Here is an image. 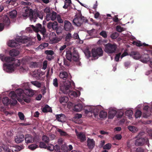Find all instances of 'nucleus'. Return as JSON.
<instances>
[{
  "label": "nucleus",
  "instance_id": "14",
  "mask_svg": "<svg viewBox=\"0 0 152 152\" xmlns=\"http://www.w3.org/2000/svg\"><path fill=\"white\" fill-rule=\"evenodd\" d=\"M26 143L28 144L30 143H32L34 141V139L32 136L29 134H27L25 135L24 137Z\"/></svg>",
  "mask_w": 152,
  "mask_h": 152
},
{
  "label": "nucleus",
  "instance_id": "17",
  "mask_svg": "<svg viewBox=\"0 0 152 152\" xmlns=\"http://www.w3.org/2000/svg\"><path fill=\"white\" fill-rule=\"evenodd\" d=\"M8 45L9 46L11 47H15L18 48L19 47V43L16 41L12 40L9 41L8 43Z\"/></svg>",
  "mask_w": 152,
  "mask_h": 152
},
{
  "label": "nucleus",
  "instance_id": "11",
  "mask_svg": "<svg viewBox=\"0 0 152 152\" xmlns=\"http://www.w3.org/2000/svg\"><path fill=\"white\" fill-rule=\"evenodd\" d=\"M57 15L56 12L53 11L51 13L49 14L46 15V19L47 21H49L50 20H55L56 18Z\"/></svg>",
  "mask_w": 152,
  "mask_h": 152
},
{
  "label": "nucleus",
  "instance_id": "39",
  "mask_svg": "<svg viewBox=\"0 0 152 152\" xmlns=\"http://www.w3.org/2000/svg\"><path fill=\"white\" fill-rule=\"evenodd\" d=\"M22 98L24 101L26 103L29 102L31 100L30 97L27 96H26L25 94L22 97Z\"/></svg>",
  "mask_w": 152,
  "mask_h": 152
},
{
  "label": "nucleus",
  "instance_id": "3",
  "mask_svg": "<svg viewBox=\"0 0 152 152\" xmlns=\"http://www.w3.org/2000/svg\"><path fill=\"white\" fill-rule=\"evenodd\" d=\"M75 18L73 19V23L77 26H80L84 22H87L88 20L86 18L82 16L81 13L75 15Z\"/></svg>",
  "mask_w": 152,
  "mask_h": 152
},
{
  "label": "nucleus",
  "instance_id": "36",
  "mask_svg": "<svg viewBox=\"0 0 152 152\" xmlns=\"http://www.w3.org/2000/svg\"><path fill=\"white\" fill-rule=\"evenodd\" d=\"M99 116L101 118H104L107 117V113L106 112L103 111H102L100 112Z\"/></svg>",
  "mask_w": 152,
  "mask_h": 152
},
{
  "label": "nucleus",
  "instance_id": "47",
  "mask_svg": "<svg viewBox=\"0 0 152 152\" xmlns=\"http://www.w3.org/2000/svg\"><path fill=\"white\" fill-rule=\"evenodd\" d=\"M111 144L110 143H108L106 144L105 145H104V146L103 147V149L104 150H109L111 148Z\"/></svg>",
  "mask_w": 152,
  "mask_h": 152
},
{
  "label": "nucleus",
  "instance_id": "28",
  "mask_svg": "<svg viewBox=\"0 0 152 152\" xmlns=\"http://www.w3.org/2000/svg\"><path fill=\"white\" fill-rule=\"evenodd\" d=\"M68 74L66 72H60L59 74V77L61 78L64 80H66L68 76Z\"/></svg>",
  "mask_w": 152,
  "mask_h": 152
},
{
  "label": "nucleus",
  "instance_id": "64",
  "mask_svg": "<svg viewBox=\"0 0 152 152\" xmlns=\"http://www.w3.org/2000/svg\"><path fill=\"white\" fill-rule=\"evenodd\" d=\"M116 30L118 32H121L123 31V28L119 26H118L116 28Z\"/></svg>",
  "mask_w": 152,
  "mask_h": 152
},
{
  "label": "nucleus",
  "instance_id": "57",
  "mask_svg": "<svg viewBox=\"0 0 152 152\" xmlns=\"http://www.w3.org/2000/svg\"><path fill=\"white\" fill-rule=\"evenodd\" d=\"M118 36V33L117 32L113 33L111 35V37L113 39H116Z\"/></svg>",
  "mask_w": 152,
  "mask_h": 152
},
{
  "label": "nucleus",
  "instance_id": "32",
  "mask_svg": "<svg viewBox=\"0 0 152 152\" xmlns=\"http://www.w3.org/2000/svg\"><path fill=\"white\" fill-rule=\"evenodd\" d=\"M17 14V12L15 10H13L9 13V15L10 18H16Z\"/></svg>",
  "mask_w": 152,
  "mask_h": 152
},
{
  "label": "nucleus",
  "instance_id": "6",
  "mask_svg": "<svg viewBox=\"0 0 152 152\" xmlns=\"http://www.w3.org/2000/svg\"><path fill=\"white\" fill-rule=\"evenodd\" d=\"M134 144L136 146H142L146 145L148 146L149 145L148 139L146 137L145 138H136Z\"/></svg>",
  "mask_w": 152,
  "mask_h": 152
},
{
  "label": "nucleus",
  "instance_id": "5",
  "mask_svg": "<svg viewBox=\"0 0 152 152\" xmlns=\"http://www.w3.org/2000/svg\"><path fill=\"white\" fill-rule=\"evenodd\" d=\"M104 51L108 54H112L114 53L117 48L116 44H112L108 43L104 45Z\"/></svg>",
  "mask_w": 152,
  "mask_h": 152
},
{
  "label": "nucleus",
  "instance_id": "29",
  "mask_svg": "<svg viewBox=\"0 0 152 152\" xmlns=\"http://www.w3.org/2000/svg\"><path fill=\"white\" fill-rule=\"evenodd\" d=\"M68 98L66 96H61L60 97L59 101L61 104L64 103L65 104L68 101Z\"/></svg>",
  "mask_w": 152,
  "mask_h": 152
},
{
  "label": "nucleus",
  "instance_id": "21",
  "mask_svg": "<svg viewBox=\"0 0 152 152\" xmlns=\"http://www.w3.org/2000/svg\"><path fill=\"white\" fill-rule=\"evenodd\" d=\"M24 93L26 96L32 97L34 94V91L31 89H27L24 91Z\"/></svg>",
  "mask_w": 152,
  "mask_h": 152
},
{
  "label": "nucleus",
  "instance_id": "51",
  "mask_svg": "<svg viewBox=\"0 0 152 152\" xmlns=\"http://www.w3.org/2000/svg\"><path fill=\"white\" fill-rule=\"evenodd\" d=\"M39 147L40 148H43L46 149L47 146L43 142H39Z\"/></svg>",
  "mask_w": 152,
  "mask_h": 152
},
{
  "label": "nucleus",
  "instance_id": "8",
  "mask_svg": "<svg viewBox=\"0 0 152 152\" xmlns=\"http://www.w3.org/2000/svg\"><path fill=\"white\" fill-rule=\"evenodd\" d=\"M31 26L35 32H38L40 31L43 35L46 32L45 27H42V25L39 23L36 24L35 26L33 25H31Z\"/></svg>",
  "mask_w": 152,
  "mask_h": 152
},
{
  "label": "nucleus",
  "instance_id": "7",
  "mask_svg": "<svg viewBox=\"0 0 152 152\" xmlns=\"http://www.w3.org/2000/svg\"><path fill=\"white\" fill-rule=\"evenodd\" d=\"M103 51L100 47L96 48H94L92 50V54L93 57L95 59H97L99 56H102L103 55Z\"/></svg>",
  "mask_w": 152,
  "mask_h": 152
},
{
  "label": "nucleus",
  "instance_id": "30",
  "mask_svg": "<svg viewBox=\"0 0 152 152\" xmlns=\"http://www.w3.org/2000/svg\"><path fill=\"white\" fill-rule=\"evenodd\" d=\"M24 92V91L21 88L18 89L16 91V93L17 96H22L23 97L25 95Z\"/></svg>",
  "mask_w": 152,
  "mask_h": 152
},
{
  "label": "nucleus",
  "instance_id": "49",
  "mask_svg": "<svg viewBox=\"0 0 152 152\" xmlns=\"http://www.w3.org/2000/svg\"><path fill=\"white\" fill-rule=\"evenodd\" d=\"M86 56L88 58H90L91 56V53L90 51L87 49L85 50L84 52Z\"/></svg>",
  "mask_w": 152,
  "mask_h": 152
},
{
  "label": "nucleus",
  "instance_id": "38",
  "mask_svg": "<svg viewBox=\"0 0 152 152\" xmlns=\"http://www.w3.org/2000/svg\"><path fill=\"white\" fill-rule=\"evenodd\" d=\"M9 96L12 99H13L17 98V95L15 92L14 91H12L10 93Z\"/></svg>",
  "mask_w": 152,
  "mask_h": 152
},
{
  "label": "nucleus",
  "instance_id": "59",
  "mask_svg": "<svg viewBox=\"0 0 152 152\" xmlns=\"http://www.w3.org/2000/svg\"><path fill=\"white\" fill-rule=\"evenodd\" d=\"M124 114V113L122 110H119L117 113V117L118 118H120L122 117Z\"/></svg>",
  "mask_w": 152,
  "mask_h": 152
},
{
  "label": "nucleus",
  "instance_id": "23",
  "mask_svg": "<svg viewBox=\"0 0 152 152\" xmlns=\"http://www.w3.org/2000/svg\"><path fill=\"white\" fill-rule=\"evenodd\" d=\"M117 113V111L114 110H110L109 112L108 115V118L109 119H113L116 114Z\"/></svg>",
  "mask_w": 152,
  "mask_h": 152
},
{
  "label": "nucleus",
  "instance_id": "22",
  "mask_svg": "<svg viewBox=\"0 0 152 152\" xmlns=\"http://www.w3.org/2000/svg\"><path fill=\"white\" fill-rule=\"evenodd\" d=\"M38 17L41 19H42L43 18V16L42 15H41L40 14L37 12H34L33 15L32 22H35Z\"/></svg>",
  "mask_w": 152,
  "mask_h": 152
},
{
  "label": "nucleus",
  "instance_id": "35",
  "mask_svg": "<svg viewBox=\"0 0 152 152\" xmlns=\"http://www.w3.org/2000/svg\"><path fill=\"white\" fill-rule=\"evenodd\" d=\"M4 59H5L4 61L7 63H10L15 61V58L10 56L6 57Z\"/></svg>",
  "mask_w": 152,
  "mask_h": 152
},
{
  "label": "nucleus",
  "instance_id": "40",
  "mask_svg": "<svg viewBox=\"0 0 152 152\" xmlns=\"http://www.w3.org/2000/svg\"><path fill=\"white\" fill-rule=\"evenodd\" d=\"M51 148L52 149H53V150L54 149L55 151L58 152L60 151V146L58 145H56L54 146L53 145H52Z\"/></svg>",
  "mask_w": 152,
  "mask_h": 152
},
{
  "label": "nucleus",
  "instance_id": "61",
  "mask_svg": "<svg viewBox=\"0 0 152 152\" xmlns=\"http://www.w3.org/2000/svg\"><path fill=\"white\" fill-rule=\"evenodd\" d=\"M145 133L144 132H140L136 137L135 138H143L142 137L144 135Z\"/></svg>",
  "mask_w": 152,
  "mask_h": 152
},
{
  "label": "nucleus",
  "instance_id": "2",
  "mask_svg": "<svg viewBox=\"0 0 152 152\" xmlns=\"http://www.w3.org/2000/svg\"><path fill=\"white\" fill-rule=\"evenodd\" d=\"M71 87V83L70 81L68 80L63 82L62 85L60 87V89L64 94H69L71 98L77 97L78 94L76 92L69 90V88Z\"/></svg>",
  "mask_w": 152,
  "mask_h": 152
},
{
  "label": "nucleus",
  "instance_id": "54",
  "mask_svg": "<svg viewBox=\"0 0 152 152\" xmlns=\"http://www.w3.org/2000/svg\"><path fill=\"white\" fill-rule=\"evenodd\" d=\"M85 112L86 114H88L89 113H91L93 112V110L92 108L89 107L88 109L85 110Z\"/></svg>",
  "mask_w": 152,
  "mask_h": 152
},
{
  "label": "nucleus",
  "instance_id": "9",
  "mask_svg": "<svg viewBox=\"0 0 152 152\" xmlns=\"http://www.w3.org/2000/svg\"><path fill=\"white\" fill-rule=\"evenodd\" d=\"M14 63L11 64H3V69L7 72L10 73L14 71Z\"/></svg>",
  "mask_w": 152,
  "mask_h": 152
},
{
  "label": "nucleus",
  "instance_id": "48",
  "mask_svg": "<svg viewBox=\"0 0 152 152\" xmlns=\"http://www.w3.org/2000/svg\"><path fill=\"white\" fill-rule=\"evenodd\" d=\"M58 22L60 23H63V21L59 15H57L56 18Z\"/></svg>",
  "mask_w": 152,
  "mask_h": 152
},
{
  "label": "nucleus",
  "instance_id": "10",
  "mask_svg": "<svg viewBox=\"0 0 152 152\" xmlns=\"http://www.w3.org/2000/svg\"><path fill=\"white\" fill-rule=\"evenodd\" d=\"M58 24L56 21H54L53 22H49L47 24V27L49 29H52L53 30H57L58 29Z\"/></svg>",
  "mask_w": 152,
  "mask_h": 152
},
{
  "label": "nucleus",
  "instance_id": "42",
  "mask_svg": "<svg viewBox=\"0 0 152 152\" xmlns=\"http://www.w3.org/2000/svg\"><path fill=\"white\" fill-rule=\"evenodd\" d=\"M142 114V112L141 111L137 110L135 113V118H137L140 117Z\"/></svg>",
  "mask_w": 152,
  "mask_h": 152
},
{
  "label": "nucleus",
  "instance_id": "33",
  "mask_svg": "<svg viewBox=\"0 0 152 152\" xmlns=\"http://www.w3.org/2000/svg\"><path fill=\"white\" fill-rule=\"evenodd\" d=\"M2 102L4 105L7 106L10 104V100L7 97L3 98Z\"/></svg>",
  "mask_w": 152,
  "mask_h": 152
},
{
  "label": "nucleus",
  "instance_id": "62",
  "mask_svg": "<svg viewBox=\"0 0 152 152\" xmlns=\"http://www.w3.org/2000/svg\"><path fill=\"white\" fill-rule=\"evenodd\" d=\"M44 12L46 13L47 15L49 14L50 12V10L49 7H46L44 10Z\"/></svg>",
  "mask_w": 152,
  "mask_h": 152
},
{
  "label": "nucleus",
  "instance_id": "43",
  "mask_svg": "<svg viewBox=\"0 0 152 152\" xmlns=\"http://www.w3.org/2000/svg\"><path fill=\"white\" fill-rule=\"evenodd\" d=\"M128 129L129 130L133 132H135L137 130V128L133 126H128Z\"/></svg>",
  "mask_w": 152,
  "mask_h": 152
},
{
  "label": "nucleus",
  "instance_id": "63",
  "mask_svg": "<svg viewBox=\"0 0 152 152\" xmlns=\"http://www.w3.org/2000/svg\"><path fill=\"white\" fill-rule=\"evenodd\" d=\"M121 55V53H119L116 55L115 58V60L116 61H119Z\"/></svg>",
  "mask_w": 152,
  "mask_h": 152
},
{
  "label": "nucleus",
  "instance_id": "53",
  "mask_svg": "<svg viewBox=\"0 0 152 152\" xmlns=\"http://www.w3.org/2000/svg\"><path fill=\"white\" fill-rule=\"evenodd\" d=\"M99 35L102 36L104 38H106L107 37V35L106 32L105 31H102L99 33Z\"/></svg>",
  "mask_w": 152,
  "mask_h": 152
},
{
  "label": "nucleus",
  "instance_id": "12",
  "mask_svg": "<svg viewBox=\"0 0 152 152\" xmlns=\"http://www.w3.org/2000/svg\"><path fill=\"white\" fill-rule=\"evenodd\" d=\"M64 29L67 31H70L73 29L72 24L68 21L65 20L64 23Z\"/></svg>",
  "mask_w": 152,
  "mask_h": 152
},
{
  "label": "nucleus",
  "instance_id": "25",
  "mask_svg": "<svg viewBox=\"0 0 152 152\" xmlns=\"http://www.w3.org/2000/svg\"><path fill=\"white\" fill-rule=\"evenodd\" d=\"M83 108V105L81 104H78L74 106V110L76 112H79L81 111Z\"/></svg>",
  "mask_w": 152,
  "mask_h": 152
},
{
  "label": "nucleus",
  "instance_id": "58",
  "mask_svg": "<svg viewBox=\"0 0 152 152\" xmlns=\"http://www.w3.org/2000/svg\"><path fill=\"white\" fill-rule=\"evenodd\" d=\"M37 63L36 62H31L30 64V66L31 68H36L37 67Z\"/></svg>",
  "mask_w": 152,
  "mask_h": 152
},
{
  "label": "nucleus",
  "instance_id": "44",
  "mask_svg": "<svg viewBox=\"0 0 152 152\" xmlns=\"http://www.w3.org/2000/svg\"><path fill=\"white\" fill-rule=\"evenodd\" d=\"M42 140L46 143H48L49 142V139L48 137L46 135H44L42 137Z\"/></svg>",
  "mask_w": 152,
  "mask_h": 152
},
{
  "label": "nucleus",
  "instance_id": "60",
  "mask_svg": "<svg viewBox=\"0 0 152 152\" xmlns=\"http://www.w3.org/2000/svg\"><path fill=\"white\" fill-rule=\"evenodd\" d=\"M45 53L48 55H52L54 54V52L52 50H46L45 51Z\"/></svg>",
  "mask_w": 152,
  "mask_h": 152
},
{
  "label": "nucleus",
  "instance_id": "13",
  "mask_svg": "<svg viewBox=\"0 0 152 152\" xmlns=\"http://www.w3.org/2000/svg\"><path fill=\"white\" fill-rule=\"evenodd\" d=\"M75 132L77 138L80 140L81 142H83L86 140V138L85 134L83 132H79L76 131Z\"/></svg>",
  "mask_w": 152,
  "mask_h": 152
},
{
  "label": "nucleus",
  "instance_id": "18",
  "mask_svg": "<svg viewBox=\"0 0 152 152\" xmlns=\"http://www.w3.org/2000/svg\"><path fill=\"white\" fill-rule=\"evenodd\" d=\"M56 119L59 122H63L66 120L65 116L63 114L57 115H56Z\"/></svg>",
  "mask_w": 152,
  "mask_h": 152
},
{
  "label": "nucleus",
  "instance_id": "1",
  "mask_svg": "<svg viewBox=\"0 0 152 152\" xmlns=\"http://www.w3.org/2000/svg\"><path fill=\"white\" fill-rule=\"evenodd\" d=\"M66 59H64V64L65 65L69 66L70 65H72V61L76 62V64L80 65V61L79 56L77 51L74 50L72 53L70 50H68L66 52Z\"/></svg>",
  "mask_w": 152,
  "mask_h": 152
},
{
  "label": "nucleus",
  "instance_id": "56",
  "mask_svg": "<svg viewBox=\"0 0 152 152\" xmlns=\"http://www.w3.org/2000/svg\"><path fill=\"white\" fill-rule=\"evenodd\" d=\"M37 145L36 144H32L31 145H29L28 147L29 148V149H31V150H33L37 148Z\"/></svg>",
  "mask_w": 152,
  "mask_h": 152
},
{
  "label": "nucleus",
  "instance_id": "41",
  "mask_svg": "<svg viewBox=\"0 0 152 152\" xmlns=\"http://www.w3.org/2000/svg\"><path fill=\"white\" fill-rule=\"evenodd\" d=\"M31 83L34 86L38 87L40 88L41 87V84L40 83L37 81H32Z\"/></svg>",
  "mask_w": 152,
  "mask_h": 152
},
{
  "label": "nucleus",
  "instance_id": "31",
  "mask_svg": "<svg viewBox=\"0 0 152 152\" xmlns=\"http://www.w3.org/2000/svg\"><path fill=\"white\" fill-rule=\"evenodd\" d=\"M57 132L59 133L61 136L66 137L69 136V135L67 133L63 131L62 130L58 128L57 129Z\"/></svg>",
  "mask_w": 152,
  "mask_h": 152
},
{
  "label": "nucleus",
  "instance_id": "19",
  "mask_svg": "<svg viewBox=\"0 0 152 152\" xmlns=\"http://www.w3.org/2000/svg\"><path fill=\"white\" fill-rule=\"evenodd\" d=\"M87 145L90 149H92L95 146V142L93 139L88 138L87 141Z\"/></svg>",
  "mask_w": 152,
  "mask_h": 152
},
{
  "label": "nucleus",
  "instance_id": "24",
  "mask_svg": "<svg viewBox=\"0 0 152 152\" xmlns=\"http://www.w3.org/2000/svg\"><path fill=\"white\" fill-rule=\"evenodd\" d=\"M41 109H42V111L43 113H51L52 112L51 108L48 104L45 105V107Z\"/></svg>",
  "mask_w": 152,
  "mask_h": 152
},
{
  "label": "nucleus",
  "instance_id": "26",
  "mask_svg": "<svg viewBox=\"0 0 152 152\" xmlns=\"http://www.w3.org/2000/svg\"><path fill=\"white\" fill-rule=\"evenodd\" d=\"M132 44L134 45H136L137 46L140 47L143 46L144 47H147L148 46V45L145 43L142 44L140 41H134L133 42Z\"/></svg>",
  "mask_w": 152,
  "mask_h": 152
},
{
  "label": "nucleus",
  "instance_id": "55",
  "mask_svg": "<svg viewBox=\"0 0 152 152\" xmlns=\"http://www.w3.org/2000/svg\"><path fill=\"white\" fill-rule=\"evenodd\" d=\"M53 84L56 87L58 86V81L57 78H55L53 80Z\"/></svg>",
  "mask_w": 152,
  "mask_h": 152
},
{
  "label": "nucleus",
  "instance_id": "4",
  "mask_svg": "<svg viewBox=\"0 0 152 152\" xmlns=\"http://www.w3.org/2000/svg\"><path fill=\"white\" fill-rule=\"evenodd\" d=\"M23 16L24 17H29L30 20L32 22L33 15L34 12L28 6H26L23 8Z\"/></svg>",
  "mask_w": 152,
  "mask_h": 152
},
{
  "label": "nucleus",
  "instance_id": "34",
  "mask_svg": "<svg viewBox=\"0 0 152 152\" xmlns=\"http://www.w3.org/2000/svg\"><path fill=\"white\" fill-rule=\"evenodd\" d=\"M149 108V107L148 106H145L143 108V110L145 111V112L143 114H142V116L144 117L147 118L149 116L147 114V112L148 111Z\"/></svg>",
  "mask_w": 152,
  "mask_h": 152
},
{
  "label": "nucleus",
  "instance_id": "50",
  "mask_svg": "<svg viewBox=\"0 0 152 152\" xmlns=\"http://www.w3.org/2000/svg\"><path fill=\"white\" fill-rule=\"evenodd\" d=\"M17 102H18L16 99H13L12 100H10V104L11 105L14 106L17 104Z\"/></svg>",
  "mask_w": 152,
  "mask_h": 152
},
{
  "label": "nucleus",
  "instance_id": "37",
  "mask_svg": "<svg viewBox=\"0 0 152 152\" xmlns=\"http://www.w3.org/2000/svg\"><path fill=\"white\" fill-rule=\"evenodd\" d=\"M72 38L71 34L70 33H68L66 34L65 37V41L67 42H69L70 41V39Z\"/></svg>",
  "mask_w": 152,
  "mask_h": 152
},
{
  "label": "nucleus",
  "instance_id": "46",
  "mask_svg": "<svg viewBox=\"0 0 152 152\" xmlns=\"http://www.w3.org/2000/svg\"><path fill=\"white\" fill-rule=\"evenodd\" d=\"M61 150L64 152H68L69 150L68 147L64 145L61 146Z\"/></svg>",
  "mask_w": 152,
  "mask_h": 152
},
{
  "label": "nucleus",
  "instance_id": "16",
  "mask_svg": "<svg viewBox=\"0 0 152 152\" xmlns=\"http://www.w3.org/2000/svg\"><path fill=\"white\" fill-rule=\"evenodd\" d=\"M24 136L22 134L18 135L16 136L15 138V141L17 143H19L21 142L24 140Z\"/></svg>",
  "mask_w": 152,
  "mask_h": 152
},
{
  "label": "nucleus",
  "instance_id": "15",
  "mask_svg": "<svg viewBox=\"0 0 152 152\" xmlns=\"http://www.w3.org/2000/svg\"><path fill=\"white\" fill-rule=\"evenodd\" d=\"M129 55L132 56L134 59H138L140 58L141 55L137 51H132Z\"/></svg>",
  "mask_w": 152,
  "mask_h": 152
},
{
  "label": "nucleus",
  "instance_id": "45",
  "mask_svg": "<svg viewBox=\"0 0 152 152\" xmlns=\"http://www.w3.org/2000/svg\"><path fill=\"white\" fill-rule=\"evenodd\" d=\"M133 114V112L131 110H126L125 113L126 115L129 117L131 116Z\"/></svg>",
  "mask_w": 152,
  "mask_h": 152
},
{
  "label": "nucleus",
  "instance_id": "27",
  "mask_svg": "<svg viewBox=\"0 0 152 152\" xmlns=\"http://www.w3.org/2000/svg\"><path fill=\"white\" fill-rule=\"evenodd\" d=\"M19 54L18 50L15 49H12L9 52L10 55L12 56H16Z\"/></svg>",
  "mask_w": 152,
  "mask_h": 152
},
{
  "label": "nucleus",
  "instance_id": "52",
  "mask_svg": "<svg viewBox=\"0 0 152 152\" xmlns=\"http://www.w3.org/2000/svg\"><path fill=\"white\" fill-rule=\"evenodd\" d=\"M18 115L20 120H23L24 119V115L21 112L18 113Z\"/></svg>",
  "mask_w": 152,
  "mask_h": 152
},
{
  "label": "nucleus",
  "instance_id": "20",
  "mask_svg": "<svg viewBox=\"0 0 152 152\" xmlns=\"http://www.w3.org/2000/svg\"><path fill=\"white\" fill-rule=\"evenodd\" d=\"M140 59L142 62L145 63L149 61L150 59L148 55L147 54L141 55Z\"/></svg>",
  "mask_w": 152,
  "mask_h": 152
}]
</instances>
